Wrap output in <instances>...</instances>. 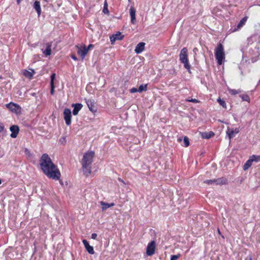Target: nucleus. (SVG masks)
<instances>
[{"label":"nucleus","instance_id":"obj_1","mask_svg":"<svg viewBox=\"0 0 260 260\" xmlns=\"http://www.w3.org/2000/svg\"><path fill=\"white\" fill-rule=\"evenodd\" d=\"M40 165L43 173L49 178L58 180L60 173L57 167L52 162L48 154H43L40 160Z\"/></svg>","mask_w":260,"mask_h":260},{"label":"nucleus","instance_id":"obj_2","mask_svg":"<svg viewBox=\"0 0 260 260\" xmlns=\"http://www.w3.org/2000/svg\"><path fill=\"white\" fill-rule=\"evenodd\" d=\"M95 155L94 152L89 151L85 153L82 158V172L83 175L88 177L91 174V165Z\"/></svg>","mask_w":260,"mask_h":260},{"label":"nucleus","instance_id":"obj_3","mask_svg":"<svg viewBox=\"0 0 260 260\" xmlns=\"http://www.w3.org/2000/svg\"><path fill=\"white\" fill-rule=\"evenodd\" d=\"M215 56L218 64H222L223 60L225 58V53L223 46L221 43H219L215 49Z\"/></svg>","mask_w":260,"mask_h":260},{"label":"nucleus","instance_id":"obj_4","mask_svg":"<svg viewBox=\"0 0 260 260\" xmlns=\"http://www.w3.org/2000/svg\"><path fill=\"white\" fill-rule=\"evenodd\" d=\"M180 60L184 64V68L190 72V65L189 64L187 58V49L186 48H183L180 53Z\"/></svg>","mask_w":260,"mask_h":260},{"label":"nucleus","instance_id":"obj_5","mask_svg":"<svg viewBox=\"0 0 260 260\" xmlns=\"http://www.w3.org/2000/svg\"><path fill=\"white\" fill-rule=\"evenodd\" d=\"M6 107L12 112L15 113L17 115H19L21 112V107L17 104L14 103H10L6 105Z\"/></svg>","mask_w":260,"mask_h":260},{"label":"nucleus","instance_id":"obj_6","mask_svg":"<svg viewBox=\"0 0 260 260\" xmlns=\"http://www.w3.org/2000/svg\"><path fill=\"white\" fill-rule=\"evenodd\" d=\"M205 183L208 184H215L217 185L218 184H225L227 183V179L224 178H218L217 179H213V180H206L204 182Z\"/></svg>","mask_w":260,"mask_h":260},{"label":"nucleus","instance_id":"obj_7","mask_svg":"<svg viewBox=\"0 0 260 260\" xmlns=\"http://www.w3.org/2000/svg\"><path fill=\"white\" fill-rule=\"evenodd\" d=\"M156 244L154 241H151L147 245L146 248V254L147 255H152L155 252Z\"/></svg>","mask_w":260,"mask_h":260},{"label":"nucleus","instance_id":"obj_8","mask_svg":"<svg viewBox=\"0 0 260 260\" xmlns=\"http://www.w3.org/2000/svg\"><path fill=\"white\" fill-rule=\"evenodd\" d=\"M63 118L67 125H69L71 123V111L69 109L64 110Z\"/></svg>","mask_w":260,"mask_h":260},{"label":"nucleus","instance_id":"obj_9","mask_svg":"<svg viewBox=\"0 0 260 260\" xmlns=\"http://www.w3.org/2000/svg\"><path fill=\"white\" fill-rule=\"evenodd\" d=\"M86 104L89 108V110L92 113H94L96 112L97 109L95 106V103L93 100L85 99Z\"/></svg>","mask_w":260,"mask_h":260},{"label":"nucleus","instance_id":"obj_10","mask_svg":"<svg viewBox=\"0 0 260 260\" xmlns=\"http://www.w3.org/2000/svg\"><path fill=\"white\" fill-rule=\"evenodd\" d=\"M124 38L121 32H117L116 34L113 35L110 37V41L112 44H113L116 40H121Z\"/></svg>","mask_w":260,"mask_h":260},{"label":"nucleus","instance_id":"obj_11","mask_svg":"<svg viewBox=\"0 0 260 260\" xmlns=\"http://www.w3.org/2000/svg\"><path fill=\"white\" fill-rule=\"evenodd\" d=\"M35 73V71L32 69H29V70H23L22 71V75L28 79H31Z\"/></svg>","mask_w":260,"mask_h":260},{"label":"nucleus","instance_id":"obj_12","mask_svg":"<svg viewBox=\"0 0 260 260\" xmlns=\"http://www.w3.org/2000/svg\"><path fill=\"white\" fill-rule=\"evenodd\" d=\"M82 243H83L86 250L90 254H93L94 253L93 247L89 244V243L87 240H83Z\"/></svg>","mask_w":260,"mask_h":260},{"label":"nucleus","instance_id":"obj_13","mask_svg":"<svg viewBox=\"0 0 260 260\" xmlns=\"http://www.w3.org/2000/svg\"><path fill=\"white\" fill-rule=\"evenodd\" d=\"M10 130L11 132V137L13 138H16L19 131L17 125H14L10 127Z\"/></svg>","mask_w":260,"mask_h":260},{"label":"nucleus","instance_id":"obj_14","mask_svg":"<svg viewBox=\"0 0 260 260\" xmlns=\"http://www.w3.org/2000/svg\"><path fill=\"white\" fill-rule=\"evenodd\" d=\"M145 43L140 42L138 44L135 48V51L137 54L141 53L145 49Z\"/></svg>","mask_w":260,"mask_h":260},{"label":"nucleus","instance_id":"obj_15","mask_svg":"<svg viewBox=\"0 0 260 260\" xmlns=\"http://www.w3.org/2000/svg\"><path fill=\"white\" fill-rule=\"evenodd\" d=\"M239 132V129L237 128H235V129H230V128L228 129L226 134L228 135L230 142H231V139L234 137L235 135L238 134Z\"/></svg>","mask_w":260,"mask_h":260},{"label":"nucleus","instance_id":"obj_16","mask_svg":"<svg viewBox=\"0 0 260 260\" xmlns=\"http://www.w3.org/2000/svg\"><path fill=\"white\" fill-rule=\"evenodd\" d=\"M94 47L93 45L90 44L88 45L87 47L85 45H82V59L84 58L85 56L87 53L88 51L90 50L91 49H92Z\"/></svg>","mask_w":260,"mask_h":260},{"label":"nucleus","instance_id":"obj_17","mask_svg":"<svg viewBox=\"0 0 260 260\" xmlns=\"http://www.w3.org/2000/svg\"><path fill=\"white\" fill-rule=\"evenodd\" d=\"M200 134L202 137L204 139H209L214 135V133L211 131L205 132H200Z\"/></svg>","mask_w":260,"mask_h":260},{"label":"nucleus","instance_id":"obj_18","mask_svg":"<svg viewBox=\"0 0 260 260\" xmlns=\"http://www.w3.org/2000/svg\"><path fill=\"white\" fill-rule=\"evenodd\" d=\"M72 107H74L73 114L74 115H76L81 109V104H73Z\"/></svg>","mask_w":260,"mask_h":260},{"label":"nucleus","instance_id":"obj_19","mask_svg":"<svg viewBox=\"0 0 260 260\" xmlns=\"http://www.w3.org/2000/svg\"><path fill=\"white\" fill-rule=\"evenodd\" d=\"M55 76H56V75L55 73H53L51 75V81H50V85H51V91H50V93L52 95H53L54 94V88H55V86H54V80L55 79Z\"/></svg>","mask_w":260,"mask_h":260},{"label":"nucleus","instance_id":"obj_20","mask_svg":"<svg viewBox=\"0 0 260 260\" xmlns=\"http://www.w3.org/2000/svg\"><path fill=\"white\" fill-rule=\"evenodd\" d=\"M33 7L37 11L38 16H40L41 13V8L40 2L39 1H35L33 5Z\"/></svg>","mask_w":260,"mask_h":260},{"label":"nucleus","instance_id":"obj_21","mask_svg":"<svg viewBox=\"0 0 260 260\" xmlns=\"http://www.w3.org/2000/svg\"><path fill=\"white\" fill-rule=\"evenodd\" d=\"M129 13H130L131 18V22L133 24H135L136 20V11H135V9L132 7L131 8V9L129 10Z\"/></svg>","mask_w":260,"mask_h":260},{"label":"nucleus","instance_id":"obj_22","mask_svg":"<svg viewBox=\"0 0 260 260\" xmlns=\"http://www.w3.org/2000/svg\"><path fill=\"white\" fill-rule=\"evenodd\" d=\"M100 204L102 206V209L103 211H105L108 208L111 207H113L115 205V204L114 203H111L110 204H109V203L104 202L103 201L100 202Z\"/></svg>","mask_w":260,"mask_h":260},{"label":"nucleus","instance_id":"obj_23","mask_svg":"<svg viewBox=\"0 0 260 260\" xmlns=\"http://www.w3.org/2000/svg\"><path fill=\"white\" fill-rule=\"evenodd\" d=\"M51 46H52V44L51 43H47V44H46V49L43 51V53L46 56H48L51 54Z\"/></svg>","mask_w":260,"mask_h":260},{"label":"nucleus","instance_id":"obj_24","mask_svg":"<svg viewBox=\"0 0 260 260\" xmlns=\"http://www.w3.org/2000/svg\"><path fill=\"white\" fill-rule=\"evenodd\" d=\"M252 162H253V159L250 157L249 159L244 165L243 170L244 171L248 170L251 167Z\"/></svg>","mask_w":260,"mask_h":260},{"label":"nucleus","instance_id":"obj_25","mask_svg":"<svg viewBox=\"0 0 260 260\" xmlns=\"http://www.w3.org/2000/svg\"><path fill=\"white\" fill-rule=\"evenodd\" d=\"M247 20V17L245 16L243 17L239 22V23L238 24L237 27V29H239L241 27H242L246 23V21Z\"/></svg>","mask_w":260,"mask_h":260},{"label":"nucleus","instance_id":"obj_26","mask_svg":"<svg viewBox=\"0 0 260 260\" xmlns=\"http://www.w3.org/2000/svg\"><path fill=\"white\" fill-rule=\"evenodd\" d=\"M228 90H229V92L231 94H233V95H236V94L240 93L242 92V91L240 89L236 90V89L229 88Z\"/></svg>","mask_w":260,"mask_h":260},{"label":"nucleus","instance_id":"obj_27","mask_svg":"<svg viewBox=\"0 0 260 260\" xmlns=\"http://www.w3.org/2000/svg\"><path fill=\"white\" fill-rule=\"evenodd\" d=\"M240 97L242 99V101H246L248 102H250V98L248 95L246 94H241Z\"/></svg>","mask_w":260,"mask_h":260},{"label":"nucleus","instance_id":"obj_28","mask_svg":"<svg viewBox=\"0 0 260 260\" xmlns=\"http://www.w3.org/2000/svg\"><path fill=\"white\" fill-rule=\"evenodd\" d=\"M108 4H107V2L105 1V3H104L103 10V13L105 14H109V10L108 9Z\"/></svg>","mask_w":260,"mask_h":260},{"label":"nucleus","instance_id":"obj_29","mask_svg":"<svg viewBox=\"0 0 260 260\" xmlns=\"http://www.w3.org/2000/svg\"><path fill=\"white\" fill-rule=\"evenodd\" d=\"M184 146L185 147H188L189 145V141L187 137L185 136L183 139Z\"/></svg>","mask_w":260,"mask_h":260},{"label":"nucleus","instance_id":"obj_30","mask_svg":"<svg viewBox=\"0 0 260 260\" xmlns=\"http://www.w3.org/2000/svg\"><path fill=\"white\" fill-rule=\"evenodd\" d=\"M147 90V85L142 84L138 88V92H141L143 91H146Z\"/></svg>","mask_w":260,"mask_h":260},{"label":"nucleus","instance_id":"obj_31","mask_svg":"<svg viewBox=\"0 0 260 260\" xmlns=\"http://www.w3.org/2000/svg\"><path fill=\"white\" fill-rule=\"evenodd\" d=\"M251 158L253 159V161L258 162L260 161V155H253L250 156Z\"/></svg>","mask_w":260,"mask_h":260},{"label":"nucleus","instance_id":"obj_32","mask_svg":"<svg viewBox=\"0 0 260 260\" xmlns=\"http://www.w3.org/2000/svg\"><path fill=\"white\" fill-rule=\"evenodd\" d=\"M217 101L221 106L223 107H226V103L223 100L218 99Z\"/></svg>","mask_w":260,"mask_h":260},{"label":"nucleus","instance_id":"obj_33","mask_svg":"<svg viewBox=\"0 0 260 260\" xmlns=\"http://www.w3.org/2000/svg\"><path fill=\"white\" fill-rule=\"evenodd\" d=\"M186 101L189 102H192L194 103H199L200 101L196 99H186Z\"/></svg>","mask_w":260,"mask_h":260},{"label":"nucleus","instance_id":"obj_34","mask_svg":"<svg viewBox=\"0 0 260 260\" xmlns=\"http://www.w3.org/2000/svg\"><path fill=\"white\" fill-rule=\"evenodd\" d=\"M180 254H179L178 255H173L171 256L170 260H177L180 257Z\"/></svg>","mask_w":260,"mask_h":260},{"label":"nucleus","instance_id":"obj_35","mask_svg":"<svg viewBox=\"0 0 260 260\" xmlns=\"http://www.w3.org/2000/svg\"><path fill=\"white\" fill-rule=\"evenodd\" d=\"M24 152L26 155H27L28 157H30L31 155L30 152L29 151L28 149H25L24 150Z\"/></svg>","mask_w":260,"mask_h":260},{"label":"nucleus","instance_id":"obj_36","mask_svg":"<svg viewBox=\"0 0 260 260\" xmlns=\"http://www.w3.org/2000/svg\"><path fill=\"white\" fill-rule=\"evenodd\" d=\"M130 92L131 93H135L136 92H138V89H137V88H132L131 90H130Z\"/></svg>","mask_w":260,"mask_h":260},{"label":"nucleus","instance_id":"obj_37","mask_svg":"<svg viewBox=\"0 0 260 260\" xmlns=\"http://www.w3.org/2000/svg\"><path fill=\"white\" fill-rule=\"evenodd\" d=\"M97 237V234L95 233H93L91 234V238L93 239H95Z\"/></svg>","mask_w":260,"mask_h":260},{"label":"nucleus","instance_id":"obj_38","mask_svg":"<svg viewBox=\"0 0 260 260\" xmlns=\"http://www.w3.org/2000/svg\"><path fill=\"white\" fill-rule=\"evenodd\" d=\"M4 125L2 123H0V133L2 132L4 130Z\"/></svg>","mask_w":260,"mask_h":260},{"label":"nucleus","instance_id":"obj_39","mask_svg":"<svg viewBox=\"0 0 260 260\" xmlns=\"http://www.w3.org/2000/svg\"><path fill=\"white\" fill-rule=\"evenodd\" d=\"M118 180L120 182H122L123 184H124V185H125V184H125V183L124 182V181L122 179H121L120 178H118Z\"/></svg>","mask_w":260,"mask_h":260},{"label":"nucleus","instance_id":"obj_40","mask_svg":"<svg viewBox=\"0 0 260 260\" xmlns=\"http://www.w3.org/2000/svg\"><path fill=\"white\" fill-rule=\"evenodd\" d=\"M71 57L75 60H77V58L76 57V56L74 54H72Z\"/></svg>","mask_w":260,"mask_h":260},{"label":"nucleus","instance_id":"obj_41","mask_svg":"<svg viewBox=\"0 0 260 260\" xmlns=\"http://www.w3.org/2000/svg\"><path fill=\"white\" fill-rule=\"evenodd\" d=\"M22 0H17V4H20V3H21V2L22 1Z\"/></svg>","mask_w":260,"mask_h":260},{"label":"nucleus","instance_id":"obj_42","mask_svg":"<svg viewBox=\"0 0 260 260\" xmlns=\"http://www.w3.org/2000/svg\"><path fill=\"white\" fill-rule=\"evenodd\" d=\"M178 141L181 142V141H182V138H179L178 139Z\"/></svg>","mask_w":260,"mask_h":260},{"label":"nucleus","instance_id":"obj_43","mask_svg":"<svg viewBox=\"0 0 260 260\" xmlns=\"http://www.w3.org/2000/svg\"><path fill=\"white\" fill-rule=\"evenodd\" d=\"M81 52V50L80 49H79L78 50V54H80Z\"/></svg>","mask_w":260,"mask_h":260},{"label":"nucleus","instance_id":"obj_44","mask_svg":"<svg viewBox=\"0 0 260 260\" xmlns=\"http://www.w3.org/2000/svg\"><path fill=\"white\" fill-rule=\"evenodd\" d=\"M173 74L175 73V71L174 70H173Z\"/></svg>","mask_w":260,"mask_h":260},{"label":"nucleus","instance_id":"obj_45","mask_svg":"<svg viewBox=\"0 0 260 260\" xmlns=\"http://www.w3.org/2000/svg\"><path fill=\"white\" fill-rule=\"evenodd\" d=\"M218 233H219V234L220 233V231H219V229H218Z\"/></svg>","mask_w":260,"mask_h":260},{"label":"nucleus","instance_id":"obj_46","mask_svg":"<svg viewBox=\"0 0 260 260\" xmlns=\"http://www.w3.org/2000/svg\"><path fill=\"white\" fill-rule=\"evenodd\" d=\"M1 183H2V181H1V180H0V184H1Z\"/></svg>","mask_w":260,"mask_h":260},{"label":"nucleus","instance_id":"obj_47","mask_svg":"<svg viewBox=\"0 0 260 260\" xmlns=\"http://www.w3.org/2000/svg\"><path fill=\"white\" fill-rule=\"evenodd\" d=\"M249 260H251V258H250Z\"/></svg>","mask_w":260,"mask_h":260}]
</instances>
